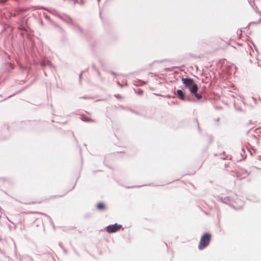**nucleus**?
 Instances as JSON below:
<instances>
[{
	"mask_svg": "<svg viewBox=\"0 0 261 261\" xmlns=\"http://www.w3.org/2000/svg\"><path fill=\"white\" fill-rule=\"evenodd\" d=\"M181 81L184 84L185 88H188L191 93L197 92L198 87L197 85L194 83L193 79L190 78H182Z\"/></svg>",
	"mask_w": 261,
	"mask_h": 261,
	"instance_id": "obj_1",
	"label": "nucleus"
},
{
	"mask_svg": "<svg viewBox=\"0 0 261 261\" xmlns=\"http://www.w3.org/2000/svg\"><path fill=\"white\" fill-rule=\"evenodd\" d=\"M211 237V234L208 233H205L202 236L198 246L200 250L204 249L209 245Z\"/></svg>",
	"mask_w": 261,
	"mask_h": 261,
	"instance_id": "obj_2",
	"label": "nucleus"
},
{
	"mask_svg": "<svg viewBox=\"0 0 261 261\" xmlns=\"http://www.w3.org/2000/svg\"><path fill=\"white\" fill-rule=\"evenodd\" d=\"M122 228V225L117 223L110 225L106 227V230L109 233H114L118 231Z\"/></svg>",
	"mask_w": 261,
	"mask_h": 261,
	"instance_id": "obj_3",
	"label": "nucleus"
},
{
	"mask_svg": "<svg viewBox=\"0 0 261 261\" xmlns=\"http://www.w3.org/2000/svg\"><path fill=\"white\" fill-rule=\"evenodd\" d=\"M177 95L179 98H180L181 100L185 99V94L183 93V92L181 90H177Z\"/></svg>",
	"mask_w": 261,
	"mask_h": 261,
	"instance_id": "obj_4",
	"label": "nucleus"
},
{
	"mask_svg": "<svg viewBox=\"0 0 261 261\" xmlns=\"http://www.w3.org/2000/svg\"><path fill=\"white\" fill-rule=\"evenodd\" d=\"M96 207L98 210L101 211L105 208V205L103 203L99 202L97 204Z\"/></svg>",
	"mask_w": 261,
	"mask_h": 261,
	"instance_id": "obj_5",
	"label": "nucleus"
},
{
	"mask_svg": "<svg viewBox=\"0 0 261 261\" xmlns=\"http://www.w3.org/2000/svg\"><path fill=\"white\" fill-rule=\"evenodd\" d=\"M192 94H193L195 95V96L196 97V98L198 99V100H199L202 97V96L201 94H198L197 93V92H195V93H191Z\"/></svg>",
	"mask_w": 261,
	"mask_h": 261,
	"instance_id": "obj_6",
	"label": "nucleus"
},
{
	"mask_svg": "<svg viewBox=\"0 0 261 261\" xmlns=\"http://www.w3.org/2000/svg\"><path fill=\"white\" fill-rule=\"evenodd\" d=\"M85 121H89L90 120L88 119V120H85Z\"/></svg>",
	"mask_w": 261,
	"mask_h": 261,
	"instance_id": "obj_7",
	"label": "nucleus"
},
{
	"mask_svg": "<svg viewBox=\"0 0 261 261\" xmlns=\"http://www.w3.org/2000/svg\"><path fill=\"white\" fill-rule=\"evenodd\" d=\"M1 3H3V2H5V1H1Z\"/></svg>",
	"mask_w": 261,
	"mask_h": 261,
	"instance_id": "obj_8",
	"label": "nucleus"
}]
</instances>
